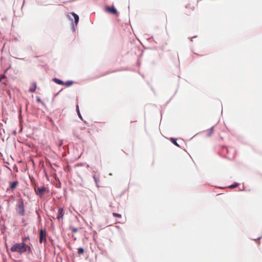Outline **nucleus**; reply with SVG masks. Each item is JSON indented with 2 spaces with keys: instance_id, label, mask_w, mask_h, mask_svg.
I'll use <instances>...</instances> for the list:
<instances>
[{
  "instance_id": "nucleus-1",
  "label": "nucleus",
  "mask_w": 262,
  "mask_h": 262,
  "mask_svg": "<svg viewBox=\"0 0 262 262\" xmlns=\"http://www.w3.org/2000/svg\"><path fill=\"white\" fill-rule=\"evenodd\" d=\"M10 250L11 252H17L20 254L26 252L27 250H28L29 252H31V247L24 242L14 244L11 247Z\"/></svg>"
},
{
  "instance_id": "nucleus-2",
  "label": "nucleus",
  "mask_w": 262,
  "mask_h": 262,
  "mask_svg": "<svg viewBox=\"0 0 262 262\" xmlns=\"http://www.w3.org/2000/svg\"><path fill=\"white\" fill-rule=\"evenodd\" d=\"M34 190L36 194L40 197L42 196L45 193L49 192L48 189L45 186L38 187L36 185L34 186Z\"/></svg>"
},
{
  "instance_id": "nucleus-3",
  "label": "nucleus",
  "mask_w": 262,
  "mask_h": 262,
  "mask_svg": "<svg viewBox=\"0 0 262 262\" xmlns=\"http://www.w3.org/2000/svg\"><path fill=\"white\" fill-rule=\"evenodd\" d=\"M105 10L110 14H114L116 16H118V12L114 6H106L105 8Z\"/></svg>"
},
{
  "instance_id": "nucleus-4",
  "label": "nucleus",
  "mask_w": 262,
  "mask_h": 262,
  "mask_svg": "<svg viewBox=\"0 0 262 262\" xmlns=\"http://www.w3.org/2000/svg\"><path fill=\"white\" fill-rule=\"evenodd\" d=\"M46 242V232L45 230L41 229L39 233V243Z\"/></svg>"
},
{
  "instance_id": "nucleus-5",
  "label": "nucleus",
  "mask_w": 262,
  "mask_h": 262,
  "mask_svg": "<svg viewBox=\"0 0 262 262\" xmlns=\"http://www.w3.org/2000/svg\"><path fill=\"white\" fill-rule=\"evenodd\" d=\"M17 211L20 215L23 216L25 214V206L24 203L21 202L17 206Z\"/></svg>"
},
{
  "instance_id": "nucleus-6",
  "label": "nucleus",
  "mask_w": 262,
  "mask_h": 262,
  "mask_svg": "<svg viewBox=\"0 0 262 262\" xmlns=\"http://www.w3.org/2000/svg\"><path fill=\"white\" fill-rule=\"evenodd\" d=\"M63 217V210L62 208H59L58 209V214L57 219L59 221L62 220Z\"/></svg>"
},
{
  "instance_id": "nucleus-7",
  "label": "nucleus",
  "mask_w": 262,
  "mask_h": 262,
  "mask_svg": "<svg viewBox=\"0 0 262 262\" xmlns=\"http://www.w3.org/2000/svg\"><path fill=\"white\" fill-rule=\"evenodd\" d=\"M37 87V84L35 82H33L31 84L29 91L31 92H35Z\"/></svg>"
},
{
  "instance_id": "nucleus-8",
  "label": "nucleus",
  "mask_w": 262,
  "mask_h": 262,
  "mask_svg": "<svg viewBox=\"0 0 262 262\" xmlns=\"http://www.w3.org/2000/svg\"><path fill=\"white\" fill-rule=\"evenodd\" d=\"M71 14L73 15L74 18L75 23L76 24H77L79 21V16L78 15L75 14L74 12L71 13Z\"/></svg>"
},
{
  "instance_id": "nucleus-9",
  "label": "nucleus",
  "mask_w": 262,
  "mask_h": 262,
  "mask_svg": "<svg viewBox=\"0 0 262 262\" xmlns=\"http://www.w3.org/2000/svg\"><path fill=\"white\" fill-rule=\"evenodd\" d=\"M53 81H54L56 83L58 84L63 85V83H64L63 81H62V80H61L58 78H53Z\"/></svg>"
},
{
  "instance_id": "nucleus-10",
  "label": "nucleus",
  "mask_w": 262,
  "mask_h": 262,
  "mask_svg": "<svg viewBox=\"0 0 262 262\" xmlns=\"http://www.w3.org/2000/svg\"><path fill=\"white\" fill-rule=\"evenodd\" d=\"M17 184H18V182L17 181L13 182L11 184L10 189L11 190H13L14 189H15L16 188V187L17 185Z\"/></svg>"
},
{
  "instance_id": "nucleus-11",
  "label": "nucleus",
  "mask_w": 262,
  "mask_h": 262,
  "mask_svg": "<svg viewBox=\"0 0 262 262\" xmlns=\"http://www.w3.org/2000/svg\"><path fill=\"white\" fill-rule=\"evenodd\" d=\"M214 132V128H213V127H212L211 128H210L209 130H208L207 131V135L208 136H210Z\"/></svg>"
},
{
  "instance_id": "nucleus-12",
  "label": "nucleus",
  "mask_w": 262,
  "mask_h": 262,
  "mask_svg": "<svg viewBox=\"0 0 262 262\" xmlns=\"http://www.w3.org/2000/svg\"><path fill=\"white\" fill-rule=\"evenodd\" d=\"M73 81H67L66 82H64L63 85L67 86H70L72 85L73 84Z\"/></svg>"
},
{
  "instance_id": "nucleus-13",
  "label": "nucleus",
  "mask_w": 262,
  "mask_h": 262,
  "mask_svg": "<svg viewBox=\"0 0 262 262\" xmlns=\"http://www.w3.org/2000/svg\"><path fill=\"white\" fill-rule=\"evenodd\" d=\"M76 111H77V114L79 116V117L82 119V117H81V115L80 114V111H79V106L78 105H76Z\"/></svg>"
},
{
  "instance_id": "nucleus-14",
  "label": "nucleus",
  "mask_w": 262,
  "mask_h": 262,
  "mask_svg": "<svg viewBox=\"0 0 262 262\" xmlns=\"http://www.w3.org/2000/svg\"><path fill=\"white\" fill-rule=\"evenodd\" d=\"M171 141L176 146L179 147V145L177 142V140L174 138H171L170 139Z\"/></svg>"
},
{
  "instance_id": "nucleus-15",
  "label": "nucleus",
  "mask_w": 262,
  "mask_h": 262,
  "mask_svg": "<svg viewBox=\"0 0 262 262\" xmlns=\"http://www.w3.org/2000/svg\"><path fill=\"white\" fill-rule=\"evenodd\" d=\"M84 253V250L82 248L80 247L78 249V253L79 254H83Z\"/></svg>"
},
{
  "instance_id": "nucleus-16",
  "label": "nucleus",
  "mask_w": 262,
  "mask_h": 262,
  "mask_svg": "<svg viewBox=\"0 0 262 262\" xmlns=\"http://www.w3.org/2000/svg\"><path fill=\"white\" fill-rule=\"evenodd\" d=\"M238 185V184L237 183H234L233 184H232V185H230L229 186V188H235V187H237Z\"/></svg>"
},
{
  "instance_id": "nucleus-17",
  "label": "nucleus",
  "mask_w": 262,
  "mask_h": 262,
  "mask_svg": "<svg viewBox=\"0 0 262 262\" xmlns=\"http://www.w3.org/2000/svg\"><path fill=\"white\" fill-rule=\"evenodd\" d=\"M113 215L114 216V217H118V218H121V214H118V213H113Z\"/></svg>"
},
{
  "instance_id": "nucleus-18",
  "label": "nucleus",
  "mask_w": 262,
  "mask_h": 262,
  "mask_svg": "<svg viewBox=\"0 0 262 262\" xmlns=\"http://www.w3.org/2000/svg\"><path fill=\"white\" fill-rule=\"evenodd\" d=\"M36 100L38 102L40 103L41 104H43V102L39 97H36Z\"/></svg>"
},
{
  "instance_id": "nucleus-19",
  "label": "nucleus",
  "mask_w": 262,
  "mask_h": 262,
  "mask_svg": "<svg viewBox=\"0 0 262 262\" xmlns=\"http://www.w3.org/2000/svg\"><path fill=\"white\" fill-rule=\"evenodd\" d=\"M72 231L73 233H75L77 231V229L76 228L73 227V228H72Z\"/></svg>"
},
{
  "instance_id": "nucleus-20",
  "label": "nucleus",
  "mask_w": 262,
  "mask_h": 262,
  "mask_svg": "<svg viewBox=\"0 0 262 262\" xmlns=\"http://www.w3.org/2000/svg\"><path fill=\"white\" fill-rule=\"evenodd\" d=\"M29 236H27V237H25L23 239V242L25 243V242L27 240H29Z\"/></svg>"
},
{
  "instance_id": "nucleus-21",
  "label": "nucleus",
  "mask_w": 262,
  "mask_h": 262,
  "mask_svg": "<svg viewBox=\"0 0 262 262\" xmlns=\"http://www.w3.org/2000/svg\"><path fill=\"white\" fill-rule=\"evenodd\" d=\"M93 178H94V180H95V183H96V184H97V183H98V180H97V178H96V176H93Z\"/></svg>"
},
{
  "instance_id": "nucleus-22",
  "label": "nucleus",
  "mask_w": 262,
  "mask_h": 262,
  "mask_svg": "<svg viewBox=\"0 0 262 262\" xmlns=\"http://www.w3.org/2000/svg\"><path fill=\"white\" fill-rule=\"evenodd\" d=\"M5 77L4 76L0 75V82Z\"/></svg>"
}]
</instances>
